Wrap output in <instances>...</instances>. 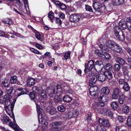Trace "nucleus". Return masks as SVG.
<instances>
[{"label":"nucleus","instance_id":"1","mask_svg":"<svg viewBox=\"0 0 131 131\" xmlns=\"http://www.w3.org/2000/svg\"><path fill=\"white\" fill-rule=\"evenodd\" d=\"M62 122L60 121L52 122L50 125V131H61L63 129Z\"/></svg>","mask_w":131,"mask_h":131},{"label":"nucleus","instance_id":"2","mask_svg":"<svg viewBox=\"0 0 131 131\" xmlns=\"http://www.w3.org/2000/svg\"><path fill=\"white\" fill-rule=\"evenodd\" d=\"M93 6L94 9L99 13H101L105 9V6L104 3H102L100 4L97 1H93Z\"/></svg>","mask_w":131,"mask_h":131},{"label":"nucleus","instance_id":"3","mask_svg":"<svg viewBox=\"0 0 131 131\" xmlns=\"http://www.w3.org/2000/svg\"><path fill=\"white\" fill-rule=\"evenodd\" d=\"M94 62L95 61L94 60H91L89 61L88 62L87 65L85 63V69L84 71L85 73H86V70L87 69L89 71L91 70L94 67Z\"/></svg>","mask_w":131,"mask_h":131},{"label":"nucleus","instance_id":"4","mask_svg":"<svg viewBox=\"0 0 131 131\" xmlns=\"http://www.w3.org/2000/svg\"><path fill=\"white\" fill-rule=\"evenodd\" d=\"M79 114V112L76 110H72L68 112L66 115V117L67 118L77 117Z\"/></svg>","mask_w":131,"mask_h":131},{"label":"nucleus","instance_id":"5","mask_svg":"<svg viewBox=\"0 0 131 131\" xmlns=\"http://www.w3.org/2000/svg\"><path fill=\"white\" fill-rule=\"evenodd\" d=\"M13 108L14 106L13 105H6L5 110L6 113L10 117L14 119V116L13 112Z\"/></svg>","mask_w":131,"mask_h":131},{"label":"nucleus","instance_id":"6","mask_svg":"<svg viewBox=\"0 0 131 131\" xmlns=\"http://www.w3.org/2000/svg\"><path fill=\"white\" fill-rule=\"evenodd\" d=\"M12 98V96L11 95L8 96L7 95H5L0 97V103L3 104L5 103L4 105L6 106V102L11 103V101L10 99Z\"/></svg>","mask_w":131,"mask_h":131},{"label":"nucleus","instance_id":"7","mask_svg":"<svg viewBox=\"0 0 131 131\" xmlns=\"http://www.w3.org/2000/svg\"><path fill=\"white\" fill-rule=\"evenodd\" d=\"M104 67L102 62L101 61H97L95 62L94 69L98 72L101 71Z\"/></svg>","mask_w":131,"mask_h":131},{"label":"nucleus","instance_id":"8","mask_svg":"<svg viewBox=\"0 0 131 131\" xmlns=\"http://www.w3.org/2000/svg\"><path fill=\"white\" fill-rule=\"evenodd\" d=\"M81 17V16L78 14H72L70 16L69 20L71 22L76 23L79 20Z\"/></svg>","mask_w":131,"mask_h":131},{"label":"nucleus","instance_id":"9","mask_svg":"<svg viewBox=\"0 0 131 131\" xmlns=\"http://www.w3.org/2000/svg\"><path fill=\"white\" fill-rule=\"evenodd\" d=\"M127 27L128 29L129 30H131V19L127 18L125 22V23L124 24L121 29L122 30L124 29Z\"/></svg>","mask_w":131,"mask_h":131},{"label":"nucleus","instance_id":"10","mask_svg":"<svg viewBox=\"0 0 131 131\" xmlns=\"http://www.w3.org/2000/svg\"><path fill=\"white\" fill-rule=\"evenodd\" d=\"M28 92L27 90L25 88H20L16 90L15 92V94L18 96H19L22 95L26 94Z\"/></svg>","mask_w":131,"mask_h":131},{"label":"nucleus","instance_id":"11","mask_svg":"<svg viewBox=\"0 0 131 131\" xmlns=\"http://www.w3.org/2000/svg\"><path fill=\"white\" fill-rule=\"evenodd\" d=\"M98 87L96 86H93L90 87L89 93L92 96H94L97 94Z\"/></svg>","mask_w":131,"mask_h":131},{"label":"nucleus","instance_id":"12","mask_svg":"<svg viewBox=\"0 0 131 131\" xmlns=\"http://www.w3.org/2000/svg\"><path fill=\"white\" fill-rule=\"evenodd\" d=\"M114 56L116 62L119 65L123 66L127 64V63L123 59L118 57L117 55H114Z\"/></svg>","mask_w":131,"mask_h":131},{"label":"nucleus","instance_id":"13","mask_svg":"<svg viewBox=\"0 0 131 131\" xmlns=\"http://www.w3.org/2000/svg\"><path fill=\"white\" fill-rule=\"evenodd\" d=\"M121 91L119 88H116L113 90V93L112 98L113 99H117L118 98V96Z\"/></svg>","mask_w":131,"mask_h":131},{"label":"nucleus","instance_id":"14","mask_svg":"<svg viewBox=\"0 0 131 131\" xmlns=\"http://www.w3.org/2000/svg\"><path fill=\"white\" fill-rule=\"evenodd\" d=\"M99 122L102 126L105 127H109L110 124L108 120L103 118H100L99 119Z\"/></svg>","mask_w":131,"mask_h":131},{"label":"nucleus","instance_id":"15","mask_svg":"<svg viewBox=\"0 0 131 131\" xmlns=\"http://www.w3.org/2000/svg\"><path fill=\"white\" fill-rule=\"evenodd\" d=\"M110 71H111L105 70L103 72L106 78H107L108 80H110L113 78V75Z\"/></svg>","mask_w":131,"mask_h":131},{"label":"nucleus","instance_id":"16","mask_svg":"<svg viewBox=\"0 0 131 131\" xmlns=\"http://www.w3.org/2000/svg\"><path fill=\"white\" fill-rule=\"evenodd\" d=\"M97 79V77L96 75H93L89 79V85L91 86L94 84Z\"/></svg>","mask_w":131,"mask_h":131},{"label":"nucleus","instance_id":"17","mask_svg":"<svg viewBox=\"0 0 131 131\" xmlns=\"http://www.w3.org/2000/svg\"><path fill=\"white\" fill-rule=\"evenodd\" d=\"M97 77L98 80L101 82H104L106 79L103 72L102 74L100 73L98 74Z\"/></svg>","mask_w":131,"mask_h":131},{"label":"nucleus","instance_id":"18","mask_svg":"<svg viewBox=\"0 0 131 131\" xmlns=\"http://www.w3.org/2000/svg\"><path fill=\"white\" fill-rule=\"evenodd\" d=\"M37 81L35 78H30L27 81V84L28 86L30 87L34 85L36 83Z\"/></svg>","mask_w":131,"mask_h":131},{"label":"nucleus","instance_id":"19","mask_svg":"<svg viewBox=\"0 0 131 131\" xmlns=\"http://www.w3.org/2000/svg\"><path fill=\"white\" fill-rule=\"evenodd\" d=\"M63 101L65 102L68 103L72 100L73 101V103L74 104H75V100L73 99L72 100L71 97L68 95H67L63 96Z\"/></svg>","mask_w":131,"mask_h":131},{"label":"nucleus","instance_id":"20","mask_svg":"<svg viewBox=\"0 0 131 131\" xmlns=\"http://www.w3.org/2000/svg\"><path fill=\"white\" fill-rule=\"evenodd\" d=\"M124 2V0H112V4L114 6L118 5L123 4Z\"/></svg>","mask_w":131,"mask_h":131},{"label":"nucleus","instance_id":"21","mask_svg":"<svg viewBox=\"0 0 131 131\" xmlns=\"http://www.w3.org/2000/svg\"><path fill=\"white\" fill-rule=\"evenodd\" d=\"M106 43L108 48L111 50L113 48L116 44L114 41L110 40L107 41Z\"/></svg>","mask_w":131,"mask_h":131},{"label":"nucleus","instance_id":"22","mask_svg":"<svg viewBox=\"0 0 131 131\" xmlns=\"http://www.w3.org/2000/svg\"><path fill=\"white\" fill-rule=\"evenodd\" d=\"M113 51L117 53L121 52L122 50L121 47L118 44H116L113 48L112 49Z\"/></svg>","mask_w":131,"mask_h":131},{"label":"nucleus","instance_id":"23","mask_svg":"<svg viewBox=\"0 0 131 131\" xmlns=\"http://www.w3.org/2000/svg\"><path fill=\"white\" fill-rule=\"evenodd\" d=\"M116 37L118 40L123 41L125 39V36L123 30H122L119 34L117 35V36H116Z\"/></svg>","mask_w":131,"mask_h":131},{"label":"nucleus","instance_id":"24","mask_svg":"<svg viewBox=\"0 0 131 131\" xmlns=\"http://www.w3.org/2000/svg\"><path fill=\"white\" fill-rule=\"evenodd\" d=\"M122 30V29L120 28V27L117 26L114 27V32L116 37L117 36V35L119 34Z\"/></svg>","mask_w":131,"mask_h":131},{"label":"nucleus","instance_id":"25","mask_svg":"<svg viewBox=\"0 0 131 131\" xmlns=\"http://www.w3.org/2000/svg\"><path fill=\"white\" fill-rule=\"evenodd\" d=\"M100 48L101 49V50L102 51L107 52L108 51L109 49L108 46L107 45V44L106 45H103L102 44H101L99 46Z\"/></svg>","mask_w":131,"mask_h":131},{"label":"nucleus","instance_id":"26","mask_svg":"<svg viewBox=\"0 0 131 131\" xmlns=\"http://www.w3.org/2000/svg\"><path fill=\"white\" fill-rule=\"evenodd\" d=\"M2 86L5 88H8L10 85L9 82L7 79L3 80L2 81Z\"/></svg>","mask_w":131,"mask_h":131},{"label":"nucleus","instance_id":"27","mask_svg":"<svg viewBox=\"0 0 131 131\" xmlns=\"http://www.w3.org/2000/svg\"><path fill=\"white\" fill-rule=\"evenodd\" d=\"M101 91L102 93L105 95H107L110 92V90L108 88L105 87L101 89Z\"/></svg>","mask_w":131,"mask_h":131},{"label":"nucleus","instance_id":"28","mask_svg":"<svg viewBox=\"0 0 131 131\" xmlns=\"http://www.w3.org/2000/svg\"><path fill=\"white\" fill-rule=\"evenodd\" d=\"M50 93L49 94V96L50 97L53 98L54 96H56V93L58 92V91L56 92L55 89L53 88L50 90Z\"/></svg>","mask_w":131,"mask_h":131},{"label":"nucleus","instance_id":"29","mask_svg":"<svg viewBox=\"0 0 131 131\" xmlns=\"http://www.w3.org/2000/svg\"><path fill=\"white\" fill-rule=\"evenodd\" d=\"M125 96L123 95L119 97L118 101L119 104L121 106V105H122L125 101Z\"/></svg>","mask_w":131,"mask_h":131},{"label":"nucleus","instance_id":"30","mask_svg":"<svg viewBox=\"0 0 131 131\" xmlns=\"http://www.w3.org/2000/svg\"><path fill=\"white\" fill-rule=\"evenodd\" d=\"M122 111L125 113L127 114L128 113L130 110L129 107L126 105H123L122 108Z\"/></svg>","mask_w":131,"mask_h":131},{"label":"nucleus","instance_id":"31","mask_svg":"<svg viewBox=\"0 0 131 131\" xmlns=\"http://www.w3.org/2000/svg\"><path fill=\"white\" fill-rule=\"evenodd\" d=\"M95 52L99 57L103 58L104 57V53H105V52H104L101 50L98 51H96Z\"/></svg>","mask_w":131,"mask_h":131},{"label":"nucleus","instance_id":"32","mask_svg":"<svg viewBox=\"0 0 131 131\" xmlns=\"http://www.w3.org/2000/svg\"><path fill=\"white\" fill-rule=\"evenodd\" d=\"M14 90V88L12 86L10 87V88L6 90V92L7 94L6 95H7L8 96L11 95Z\"/></svg>","mask_w":131,"mask_h":131},{"label":"nucleus","instance_id":"33","mask_svg":"<svg viewBox=\"0 0 131 131\" xmlns=\"http://www.w3.org/2000/svg\"><path fill=\"white\" fill-rule=\"evenodd\" d=\"M38 94L43 98H46L47 96V94L45 90H43L40 92Z\"/></svg>","mask_w":131,"mask_h":131},{"label":"nucleus","instance_id":"34","mask_svg":"<svg viewBox=\"0 0 131 131\" xmlns=\"http://www.w3.org/2000/svg\"><path fill=\"white\" fill-rule=\"evenodd\" d=\"M105 70L111 71L112 70V66L110 63H106L104 67Z\"/></svg>","mask_w":131,"mask_h":131},{"label":"nucleus","instance_id":"35","mask_svg":"<svg viewBox=\"0 0 131 131\" xmlns=\"http://www.w3.org/2000/svg\"><path fill=\"white\" fill-rule=\"evenodd\" d=\"M122 71L123 74L125 76L126 75H128V70L127 67L126 66H123L122 68Z\"/></svg>","mask_w":131,"mask_h":131},{"label":"nucleus","instance_id":"36","mask_svg":"<svg viewBox=\"0 0 131 131\" xmlns=\"http://www.w3.org/2000/svg\"><path fill=\"white\" fill-rule=\"evenodd\" d=\"M110 105L112 108L114 110L116 109L118 107L117 103L115 101L111 103Z\"/></svg>","mask_w":131,"mask_h":131},{"label":"nucleus","instance_id":"37","mask_svg":"<svg viewBox=\"0 0 131 131\" xmlns=\"http://www.w3.org/2000/svg\"><path fill=\"white\" fill-rule=\"evenodd\" d=\"M114 67V70L115 72H118L121 69L120 66L118 64H115Z\"/></svg>","mask_w":131,"mask_h":131},{"label":"nucleus","instance_id":"38","mask_svg":"<svg viewBox=\"0 0 131 131\" xmlns=\"http://www.w3.org/2000/svg\"><path fill=\"white\" fill-rule=\"evenodd\" d=\"M54 13L51 12H49L48 13V17L50 19V20L51 22H52L53 19H54L55 18L54 16Z\"/></svg>","mask_w":131,"mask_h":131},{"label":"nucleus","instance_id":"39","mask_svg":"<svg viewBox=\"0 0 131 131\" xmlns=\"http://www.w3.org/2000/svg\"><path fill=\"white\" fill-rule=\"evenodd\" d=\"M106 111L107 115L110 117L112 118L113 116V113L110 109L109 108H107L106 109Z\"/></svg>","mask_w":131,"mask_h":131},{"label":"nucleus","instance_id":"40","mask_svg":"<svg viewBox=\"0 0 131 131\" xmlns=\"http://www.w3.org/2000/svg\"><path fill=\"white\" fill-rule=\"evenodd\" d=\"M122 88L125 91H127L130 89V87L127 82L124 84Z\"/></svg>","mask_w":131,"mask_h":131},{"label":"nucleus","instance_id":"41","mask_svg":"<svg viewBox=\"0 0 131 131\" xmlns=\"http://www.w3.org/2000/svg\"><path fill=\"white\" fill-rule=\"evenodd\" d=\"M33 91L36 93H38L40 90V88L38 86H34L32 87Z\"/></svg>","mask_w":131,"mask_h":131},{"label":"nucleus","instance_id":"42","mask_svg":"<svg viewBox=\"0 0 131 131\" xmlns=\"http://www.w3.org/2000/svg\"><path fill=\"white\" fill-rule=\"evenodd\" d=\"M58 110L61 112H63L66 110V108L64 106L62 105L59 106L57 107Z\"/></svg>","mask_w":131,"mask_h":131},{"label":"nucleus","instance_id":"43","mask_svg":"<svg viewBox=\"0 0 131 131\" xmlns=\"http://www.w3.org/2000/svg\"><path fill=\"white\" fill-rule=\"evenodd\" d=\"M62 100V99L59 97L57 96L55 97L54 102L56 104H57L58 103L61 102Z\"/></svg>","mask_w":131,"mask_h":131},{"label":"nucleus","instance_id":"44","mask_svg":"<svg viewBox=\"0 0 131 131\" xmlns=\"http://www.w3.org/2000/svg\"><path fill=\"white\" fill-rule=\"evenodd\" d=\"M96 131H106V129L102 126H96Z\"/></svg>","mask_w":131,"mask_h":131},{"label":"nucleus","instance_id":"45","mask_svg":"<svg viewBox=\"0 0 131 131\" xmlns=\"http://www.w3.org/2000/svg\"><path fill=\"white\" fill-rule=\"evenodd\" d=\"M17 80V77L16 76H14L12 77L10 79V81L11 83H15Z\"/></svg>","mask_w":131,"mask_h":131},{"label":"nucleus","instance_id":"46","mask_svg":"<svg viewBox=\"0 0 131 131\" xmlns=\"http://www.w3.org/2000/svg\"><path fill=\"white\" fill-rule=\"evenodd\" d=\"M24 5L25 8V9L26 10V12L28 13L29 12V9L28 4V1L24 2Z\"/></svg>","mask_w":131,"mask_h":131},{"label":"nucleus","instance_id":"47","mask_svg":"<svg viewBox=\"0 0 131 131\" xmlns=\"http://www.w3.org/2000/svg\"><path fill=\"white\" fill-rule=\"evenodd\" d=\"M56 113V110L54 108H51L49 110V113L51 115H52L55 114Z\"/></svg>","mask_w":131,"mask_h":131},{"label":"nucleus","instance_id":"48","mask_svg":"<svg viewBox=\"0 0 131 131\" xmlns=\"http://www.w3.org/2000/svg\"><path fill=\"white\" fill-rule=\"evenodd\" d=\"M127 122L128 126L129 127H131V114L128 116Z\"/></svg>","mask_w":131,"mask_h":131},{"label":"nucleus","instance_id":"49","mask_svg":"<svg viewBox=\"0 0 131 131\" xmlns=\"http://www.w3.org/2000/svg\"><path fill=\"white\" fill-rule=\"evenodd\" d=\"M104 57L103 58H105L106 60H108L111 58V56L110 54L107 53L106 52H105L104 53Z\"/></svg>","mask_w":131,"mask_h":131},{"label":"nucleus","instance_id":"50","mask_svg":"<svg viewBox=\"0 0 131 131\" xmlns=\"http://www.w3.org/2000/svg\"><path fill=\"white\" fill-rule=\"evenodd\" d=\"M118 82L120 84L124 85L125 83L127 82L125 79H119L118 81Z\"/></svg>","mask_w":131,"mask_h":131},{"label":"nucleus","instance_id":"51","mask_svg":"<svg viewBox=\"0 0 131 131\" xmlns=\"http://www.w3.org/2000/svg\"><path fill=\"white\" fill-rule=\"evenodd\" d=\"M54 19H56L55 22L56 23L58 24V25H60L62 23V21L61 20L60 18L56 17Z\"/></svg>","mask_w":131,"mask_h":131},{"label":"nucleus","instance_id":"52","mask_svg":"<svg viewBox=\"0 0 131 131\" xmlns=\"http://www.w3.org/2000/svg\"><path fill=\"white\" fill-rule=\"evenodd\" d=\"M123 75L122 72H118L115 74H114V77L115 78H117L118 77H121Z\"/></svg>","mask_w":131,"mask_h":131},{"label":"nucleus","instance_id":"53","mask_svg":"<svg viewBox=\"0 0 131 131\" xmlns=\"http://www.w3.org/2000/svg\"><path fill=\"white\" fill-rule=\"evenodd\" d=\"M2 120L4 121L5 122H8L9 121L8 118L5 116L4 115L2 117V118L1 119Z\"/></svg>","mask_w":131,"mask_h":131},{"label":"nucleus","instance_id":"54","mask_svg":"<svg viewBox=\"0 0 131 131\" xmlns=\"http://www.w3.org/2000/svg\"><path fill=\"white\" fill-rule=\"evenodd\" d=\"M3 22L5 24H7L9 25L11 24L12 23V21L8 18H7L6 20L3 21Z\"/></svg>","mask_w":131,"mask_h":131},{"label":"nucleus","instance_id":"55","mask_svg":"<svg viewBox=\"0 0 131 131\" xmlns=\"http://www.w3.org/2000/svg\"><path fill=\"white\" fill-rule=\"evenodd\" d=\"M85 8L86 9L91 12H93V10L91 7L88 5H85Z\"/></svg>","mask_w":131,"mask_h":131},{"label":"nucleus","instance_id":"56","mask_svg":"<svg viewBox=\"0 0 131 131\" xmlns=\"http://www.w3.org/2000/svg\"><path fill=\"white\" fill-rule=\"evenodd\" d=\"M29 96L30 98L32 100H34L35 98V93L33 92H31L30 93Z\"/></svg>","mask_w":131,"mask_h":131},{"label":"nucleus","instance_id":"57","mask_svg":"<svg viewBox=\"0 0 131 131\" xmlns=\"http://www.w3.org/2000/svg\"><path fill=\"white\" fill-rule=\"evenodd\" d=\"M88 116L87 119V121L88 123H90L92 121V119L91 118V113L89 112L88 113Z\"/></svg>","mask_w":131,"mask_h":131},{"label":"nucleus","instance_id":"58","mask_svg":"<svg viewBox=\"0 0 131 131\" xmlns=\"http://www.w3.org/2000/svg\"><path fill=\"white\" fill-rule=\"evenodd\" d=\"M75 5L78 7H81L82 6V4L81 3V2L80 1H78L76 2L75 3Z\"/></svg>","mask_w":131,"mask_h":131},{"label":"nucleus","instance_id":"59","mask_svg":"<svg viewBox=\"0 0 131 131\" xmlns=\"http://www.w3.org/2000/svg\"><path fill=\"white\" fill-rule=\"evenodd\" d=\"M70 55V52H66L64 54V57L65 59H67L69 58Z\"/></svg>","mask_w":131,"mask_h":131},{"label":"nucleus","instance_id":"60","mask_svg":"<svg viewBox=\"0 0 131 131\" xmlns=\"http://www.w3.org/2000/svg\"><path fill=\"white\" fill-rule=\"evenodd\" d=\"M118 121L122 123L123 122V117L122 116H119L118 117Z\"/></svg>","mask_w":131,"mask_h":131},{"label":"nucleus","instance_id":"61","mask_svg":"<svg viewBox=\"0 0 131 131\" xmlns=\"http://www.w3.org/2000/svg\"><path fill=\"white\" fill-rule=\"evenodd\" d=\"M16 3L18 5L19 8H21L22 7V5L20 2V0H16Z\"/></svg>","mask_w":131,"mask_h":131},{"label":"nucleus","instance_id":"62","mask_svg":"<svg viewBox=\"0 0 131 131\" xmlns=\"http://www.w3.org/2000/svg\"><path fill=\"white\" fill-rule=\"evenodd\" d=\"M97 105L98 106L102 107L104 106V103L103 102L100 101L97 103Z\"/></svg>","mask_w":131,"mask_h":131},{"label":"nucleus","instance_id":"63","mask_svg":"<svg viewBox=\"0 0 131 131\" xmlns=\"http://www.w3.org/2000/svg\"><path fill=\"white\" fill-rule=\"evenodd\" d=\"M124 21H123V20H121V21H119V22L118 23V27H120V28H121V27H122V26L124 24Z\"/></svg>","mask_w":131,"mask_h":131},{"label":"nucleus","instance_id":"64","mask_svg":"<svg viewBox=\"0 0 131 131\" xmlns=\"http://www.w3.org/2000/svg\"><path fill=\"white\" fill-rule=\"evenodd\" d=\"M125 50L129 55L131 56V49L128 48H125Z\"/></svg>","mask_w":131,"mask_h":131}]
</instances>
